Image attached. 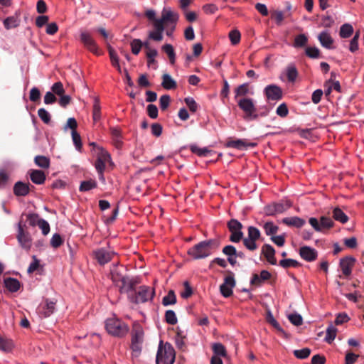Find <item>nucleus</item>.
<instances>
[{
  "label": "nucleus",
  "mask_w": 364,
  "mask_h": 364,
  "mask_svg": "<svg viewBox=\"0 0 364 364\" xmlns=\"http://www.w3.org/2000/svg\"><path fill=\"white\" fill-rule=\"evenodd\" d=\"M219 245L220 242L218 240H203L189 248L187 253L194 259H200L210 256L213 250L218 249Z\"/></svg>",
  "instance_id": "f257e3e1"
},
{
  "label": "nucleus",
  "mask_w": 364,
  "mask_h": 364,
  "mask_svg": "<svg viewBox=\"0 0 364 364\" xmlns=\"http://www.w3.org/2000/svg\"><path fill=\"white\" fill-rule=\"evenodd\" d=\"M124 267L113 265L110 270V278L119 289L120 293L129 292L133 289L134 283L122 274Z\"/></svg>",
  "instance_id": "f03ea898"
},
{
  "label": "nucleus",
  "mask_w": 364,
  "mask_h": 364,
  "mask_svg": "<svg viewBox=\"0 0 364 364\" xmlns=\"http://www.w3.org/2000/svg\"><path fill=\"white\" fill-rule=\"evenodd\" d=\"M237 105L241 110L243 111L245 115L243 119L247 121L255 120L259 116L264 117L267 114L268 111L258 114L253 99L248 97L240 98L237 101Z\"/></svg>",
  "instance_id": "7ed1b4c3"
},
{
  "label": "nucleus",
  "mask_w": 364,
  "mask_h": 364,
  "mask_svg": "<svg viewBox=\"0 0 364 364\" xmlns=\"http://www.w3.org/2000/svg\"><path fill=\"white\" fill-rule=\"evenodd\" d=\"M176 358V352L172 345L168 342L164 343L160 341L156 357V364H173Z\"/></svg>",
  "instance_id": "20e7f679"
},
{
  "label": "nucleus",
  "mask_w": 364,
  "mask_h": 364,
  "mask_svg": "<svg viewBox=\"0 0 364 364\" xmlns=\"http://www.w3.org/2000/svg\"><path fill=\"white\" fill-rule=\"evenodd\" d=\"M127 293L129 300L134 304L145 303L151 300L155 295L154 289L146 286H141L137 291L133 287V289Z\"/></svg>",
  "instance_id": "39448f33"
},
{
  "label": "nucleus",
  "mask_w": 364,
  "mask_h": 364,
  "mask_svg": "<svg viewBox=\"0 0 364 364\" xmlns=\"http://www.w3.org/2000/svg\"><path fill=\"white\" fill-rule=\"evenodd\" d=\"M144 332L142 326L134 322L132 331V346L131 348L135 356H138L141 351V346L144 342Z\"/></svg>",
  "instance_id": "423d86ee"
},
{
  "label": "nucleus",
  "mask_w": 364,
  "mask_h": 364,
  "mask_svg": "<svg viewBox=\"0 0 364 364\" xmlns=\"http://www.w3.org/2000/svg\"><path fill=\"white\" fill-rule=\"evenodd\" d=\"M105 328L109 334L118 337L125 336L129 331V328L127 324L114 318L106 320Z\"/></svg>",
  "instance_id": "0eeeda50"
},
{
  "label": "nucleus",
  "mask_w": 364,
  "mask_h": 364,
  "mask_svg": "<svg viewBox=\"0 0 364 364\" xmlns=\"http://www.w3.org/2000/svg\"><path fill=\"white\" fill-rule=\"evenodd\" d=\"M261 233L258 228L250 226L247 229V237L242 240L243 245L247 250L254 251L258 247L256 241L259 239Z\"/></svg>",
  "instance_id": "6e6552de"
},
{
  "label": "nucleus",
  "mask_w": 364,
  "mask_h": 364,
  "mask_svg": "<svg viewBox=\"0 0 364 364\" xmlns=\"http://www.w3.org/2000/svg\"><path fill=\"white\" fill-rule=\"evenodd\" d=\"M227 227L231 232L230 240L232 242H239L243 238L242 229V224L236 219H231L227 223Z\"/></svg>",
  "instance_id": "1a4fd4ad"
},
{
  "label": "nucleus",
  "mask_w": 364,
  "mask_h": 364,
  "mask_svg": "<svg viewBox=\"0 0 364 364\" xmlns=\"http://www.w3.org/2000/svg\"><path fill=\"white\" fill-rule=\"evenodd\" d=\"M309 223L316 232H322L334 225L333 220L327 216H321L319 220L316 218H310Z\"/></svg>",
  "instance_id": "9d476101"
},
{
  "label": "nucleus",
  "mask_w": 364,
  "mask_h": 364,
  "mask_svg": "<svg viewBox=\"0 0 364 364\" xmlns=\"http://www.w3.org/2000/svg\"><path fill=\"white\" fill-rule=\"evenodd\" d=\"M291 203L290 201L288 200L286 201L285 203H273L272 204L264 206V213L265 215L274 216L276 215L277 214L283 213L289 208H291Z\"/></svg>",
  "instance_id": "9b49d317"
},
{
  "label": "nucleus",
  "mask_w": 364,
  "mask_h": 364,
  "mask_svg": "<svg viewBox=\"0 0 364 364\" xmlns=\"http://www.w3.org/2000/svg\"><path fill=\"white\" fill-rule=\"evenodd\" d=\"M228 275L224 278L223 283L220 286V292L225 298H228L232 295V289L236 285L233 272L228 271Z\"/></svg>",
  "instance_id": "f8f14e48"
},
{
  "label": "nucleus",
  "mask_w": 364,
  "mask_h": 364,
  "mask_svg": "<svg viewBox=\"0 0 364 364\" xmlns=\"http://www.w3.org/2000/svg\"><path fill=\"white\" fill-rule=\"evenodd\" d=\"M115 253L105 248H98L92 251V256L100 265H105L109 262Z\"/></svg>",
  "instance_id": "ddd939ff"
},
{
  "label": "nucleus",
  "mask_w": 364,
  "mask_h": 364,
  "mask_svg": "<svg viewBox=\"0 0 364 364\" xmlns=\"http://www.w3.org/2000/svg\"><path fill=\"white\" fill-rule=\"evenodd\" d=\"M80 39L84 46L95 55H100L98 46L90 33L86 31L81 32Z\"/></svg>",
  "instance_id": "4468645a"
},
{
  "label": "nucleus",
  "mask_w": 364,
  "mask_h": 364,
  "mask_svg": "<svg viewBox=\"0 0 364 364\" xmlns=\"http://www.w3.org/2000/svg\"><path fill=\"white\" fill-rule=\"evenodd\" d=\"M267 99L269 101H278L282 98L283 92L280 87L277 85H269L264 90Z\"/></svg>",
  "instance_id": "2eb2a0df"
},
{
  "label": "nucleus",
  "mask_w": 364,
  "mask_h": 364,
  "mask_svg": "<svg viewBox=\"0 0 364 364\" xmlns=\"http://www.w3.org/2000/svg\"><path fill=\"white\" fill-rule=\"evenodd\" d=\"M17 240L20 245L26 249L29 250L31 247V238L28 232H26L23 230V227L21 223H18Z\"/></svg>",
  "instance_id": "dca6fc26"
},
{
  "label": "nucleus",
  "mask_w": 364,
  "mask_h": 364,
  "mask_svg": "<svg viewBox=\"0 0 364 364\" xmlns=\"http://www.w3.org/2000/svg\"><path fill=\"white\" fill-rule=\"evenodd\" d=\"M355 262V258L352 256L343 257L340 260V267L346 277L351 274L352 268L354 267Z\"/></svg>",
  "instance_id": "f3484780"
},
{
  "label": "nucleus",
  "mask_w": 364,
  "mask_h": 364,
  "mask_svg": "<svg viewBox=\"0 0 364 364\" xmlns=\"http://www.w3.org/2000/svg\"><path fill=\"white\" fill-rule=\"evenodd\" d=\"M34 186L29 183H23L22 181L16 182L14 186V193L16 196H26Z\"/></svg>",
  "instance_id": "a211bd4d"
},
{
  "label": "nucleus",
  "mask_w": 364,
  "mask_h": 364,
  "mask_svg": "<svg viewBox=\"0 0 364 364\" xmlns=\"http://www.w3.org/2000/svg\"><path fill=\"white\" fill-rule=\"evenodd\" d=\"M299 255L303 259L307 262H313L316 259L318 252L314 248L304 246L299 249Z\"/></svg>",
  "instance_id": "6ab92c4d"
},
{
  "label": "nucleus",
  "mask_w": 364,
  "mask_h": 364,
  "mask_svg": "<svg viewBox=\"0 0 364 364\" xmlns=\"http://www.w3.org/2000/svg\"><path fill=\"white\" fill-rule=\"evenodd\" d=\"M257 145L256 143H247L244 139H228L225 144L226 147L235 148L239 150H242L247 147H255Z\"/></svg>",
  "instance_id": "aec40b11"
},
{
  "label": "nucleus",
  "mask_w": 364,
  "mask_h": 364,
  "mask_svg": "<svg viewBox=\"0 0 364 364\" xmlns=\"http://www.w3.org/2000/svg\"><path fill=\"white\" fill-rule=\"evenodd\" d=\"M262 253L264 255L268 262L272 265L277 264V259L274 257L275 250L272 245L269 244L264 245L262 247Z\"/></svg>",
  "instance_id": "412c9836"
},
{
  "label": "nucleus",
  "mask_w": 364,
  "mask_h": 364,
  "mask_svg": "<svg viewBox=\"0 0 364 364\" xmlns=\"http://www.w3.org/2000/svg\"><path fill=\"white\" fill-rule=\"evenodd\" d=\"M55 305V302L46 299L45 304H41L38 308L39 314L43 317L50 316L54 312Z\"/></svg>",
  "instance_id": "4be33fe9"
},
{
  "label": "nucleus",
  "mask_w": 364,
  "mask_h": 364,
  "mask_svg": "<svg viewBox=\"0 0 364 364\" xmlns=\"http://www.w3.org/2000/svg\"><path fill=\"white\" fill-rule=\"evenodd\" d=\"M162 21L166 23H176L178 20V14L173 11L170 8H164L161 14Z\"/></svg>",
  "instance_id": "5701e85b"
},
{
  "label": "nucleus",
  "mask_w": 364,
  "mask_h": 364,
  "mask_svg": "<svg viewBox=\"0 0 364 364\" xmlns=\"http://www.w3.org/2000/svg\"><path fill=\"white\" fill-rule=\"evenodd\" d=\"M271 276V274L268 271L262 270L259 275L257 274H254L252 275L250 283L253 285L260 286L262 282L269 279Z\"/></svg>",
  "instance_id": "b1692460"
},
{
  "label": "nucleus",
  "mask_w": 364,
  "mask_h": 364,
  "mask_svg": "<svg viewBox=\"0 0 364 364\" xmlns=\"http://www.w3.org/2000/svg\"><path fill=\"white\" fill-rule=\"evenodd\" d=\"M30 178L33 183L41 185L44 183L46 176L44 172L41 170H31Z\"/></svg>",
  "instance_id": "393cba45"
},
{
  "label": "nucleus",
  "mask_w": 364,
  "mask_h": 364,
  "mask_svg": "<svg viewBox=\"0 0 364 364\" xmlns=\"http://www.w3.org/2000/svg\"><path fill=\"white\" fill-rule=\"evenodd\" d=\"M161 86L165 90H175L177 87L176 82L168 73H164L161 77Z\"/></svg>",
  "instance_id": "a878e982"
},
{
  "label": "nucleus",
  "mask_w": 364,
  "mask_h": 364,
  "mask_svg": "<svg viewBox=\"0 0 364 364\" xmlns=\"http://www.w3.org/2000/svg\"><path fill=\"white\" fill-rule=\"evenodd\" d=\"M5 287L11 292H16L21 287V283L17 279L8 277L4 281Z\"/></svg>",
  "instance_id": "bb28decb"
},
{
  "label": "nucleus",
  "mask_w": 364,
  "mask_h": 364,
  "mask_svg": "<svg viewBox=\"0 0 364 364\" xmlns=\"http://www.w3.org/2000/svg\"><path fill=\"white\" fill-rule=\"evenodd\" d=\"M282 223L288 226H294L296 228H301L305 224V220L299 217L284 218L282 220Z\"/></svg>",
  "instance_id": "cd10ccee"
},
{
  "label": "nucleus",
  "mask_w": 364,
  "mask_h": 364,
  "mask_svg": "<svg viewBox=\"0 0 364 364\" xmlns=\"http://www.w3.org/2000/svg\"><path fill=\"white\" fill-rule=\"evenodd\" d=\"M318 38L322 46L328 49L331 48V45L333 42V40L328 33L326 31L321 32L318 35Z\"/></svg>",
  "instance_id": "c85d7f7f"
},
{
  "label": "nucleus",
  "mask_w": 364,
  "mask_h": 364,
  "mask_svg": "<svg viewBox=\"0 0 364 364\" xmlns=\"http://www.w3.org/2000/svg\"><path fill=\"white\" fill-rule=\"evenodd\" d=\"M108 52L112 66L117 68V71L121 73L122 69L119 63L118 55L114 49L110 46H108Z\"/></svg>",
  "instance_id": "c756f323"
},
{
  "label": "nucleus",
  "mask_w": 364,
  "mask_h": 364,
  "mask_svg": "<svg viewBox=\"0 0 364 364\" xmlns=\"http://www.w3.org/2000/svg\"><path fill=\"white\" fill-rule=\"evenodd\" d=\"M235 99L237 101L240 97L246 96L249 93V84L244 83L237 87L235 90Z\"/></svg>",
  "instance_id": "7c9ffc66"
},
{
  "label": "nucleus",
  "mask_w": 364,
  "mask_h": 364,
  "mask_svg": "<svg viewBox=\"0 0 364 364\" xmlns=\"http://www.w3.org/2000/svg\"><path fill=\"white\" fill-rule=\"evenodd\" d=\"M92 119L94 122H97L101 119V107L100 104V99L98 97L94 98Z\"/></svg>",
  "instance_id": "2f4dec72"
},
{
  "label": "nucleus",
  "mask_w": 364,
  "mask_h": 364,
  "mask_svg": "<svg viewBox=\"0 0 364 364\" xmlns=\"http://www.w3.org/2000/svg\"><path fill=\"white\" fill-rule=\"evenodd\" d=\"M333 218L345 224L348 221V217L346 215V213L339 208H335L333 210Z\"/></svg>",
  "instance_id": "473e14b6"
},
{
  "label": "nucleus",
  "mask_w": 364,
  "mask_h": 364,
  "mask_svg": "<svg viewBox=\"0 0 364 364\" xmlns=\"http://www.w3.org/2000/svg\"><path fill=\"white\" fill-rule=\"evenodd\" d=\"M162 50L166 53L169 59L170 63L173 65L176 61V53L172 45L166 43L161 47Z\"/></svg>",
  "instance_id": "72a5a7b5"
},
{
  "label": "nucleus",
  "mask_w": 364,
  "mask_h": 364,
  "mask_svg": "<svg viewBox=\"0 0 364 364\" xmlns=\"http://www.w3.org/2000/svg\"><path fill=\"white\" fill-rule=\"evenodd\" d=\"M213 351L215 354L214 356L217 357H227V350L225 347L220 343H215L212 346Z\"/></svg>",
  "instance_id": "f704fd0d"
},
{
  "label": "nucleus",
  "mask_w": 364,
  "mask_h": 364,
  "mask_svg": "<svg viewBox=\"0 0 364 364\" xmlns=\"http://www.w3.org/2000/svg\"><path fill=\"white\" fill-rule=\"evenodd\" d=\"M97 182L93 179L83 181L81 182L79 187V191L81 192H86L97 187Z\"/></svg>",
  "instance_id": "c9c22d12"
},
{
  "label": "nucleus",
  "mask_w": 364,
  "mask_h": 364,
  "mask_svg": "<svg viewBox=\"0 0 364 364\" xmlns=\"http://www.w3.org/2000/svg\"><path fill=\"white\" fill-rule=\"evenodd\" d=\"M176 296L173 290H170L167 295L162 299V304L165 306L168 305H173L176 303Z\"/></svg>",
  "instance_id": "e433bc0d"
},
{
  "label": "nucleus",
  "mask_w": 364,
  "mask_h": 364,
  "mask_svg": "<svg viewBox=\"0 0 364 364\" xmlns=\"http://www.w3.org/2000/svg\"><path fill=\"white\" fill-rule=\"evenodd\" d=\"M353 33V28L350 24L345 23L340 28V36L343 38H349Z\"/></svg>",
  "instance_id": "4c0bfd02"
},
{
  "label": "nucleus",
  "mask_w": 364,
  "mask_h": 364,
  "mask_svg": "<svg viewBox=\"0 0 364 364\" xmlns=\"http://www.w3.org/2000/svg\"><path fill=\"white\" fill-rule=\"evenodd\" d=\"M279 265L284 269L289 267H299L301 266V263L293 259H284L279 261Z\"/></svg>",
  "instance_id": "58836bf2"
},
{
  "label": "nucleus",
  "mask_w": 364,
  "mask_h": 364,
  "mask_svg": "<svg viewBox=\"0 0 364 364\" xmlns=\"http://www.w3.org/2000/svg\"><path fill=\"white\" fill-rule=\"evenodd\" d=\"M4 25L6 29L16 28L19 25V20L17 17L9 16L4 19Z\"/></svg>",
  "instance_id": "ea45409f"
},
{
  "label": "nucleus",
  "mask_w": 364,
  "mask_h": 364,
  "mask_svg": "<svg viewBox=\"0 0 364 364\" xmlns=\"http://www.w3.org/2000/svg\"><path fill=\"white\" fill-rule=\"evenodd\" d=\"M34 161L38 166L43 168H47L50 166V159L44 156H36Z\"/></svg>",
  "instance_id": "a19ab883"
},
{
  "label": "nucleus",
  "mask_w": 364,
  "mask_h": 364,
  "mask_svg": "<svg viewBox=\"0 0 364 364\" xmlns=\"http://www.w3.org/2000/svg\"><path fill=\"white\" fill-rule=\"evenodd\" d=\"M190 149L193 153L197 154L199 156H207L208 154L212 151L206 147L200 148L196 145H191L190 146Z\"/></svg>",
  "instance_id": "79ce46f5"
},
{
  "label": "nucleus",
  "mask_w": 364,
  "mask_h": 364,
  "mask_svg": "<svg viewBox=\"0 0 364 364\" xmlns=\"http://www.w3.org/2000/svg\"><path fill=\"white\" fill-rule=\"evenodd\" d=\"M263 228L267 235L272 236H274L279 230V228L277 225H274L271 221L265 223L263 225Z\"/></svg>",
  "instance_id": "37998d69"
},
{
  "label": "nucleus",
  "mask_w": 364,
  "mask_h": 364,
  "mask_svg": "<svg viewBox=\"0 0 364 364\" xmlns=\"http://www.w3.org/2000/svg\"><path fill=\"white\" fill-rule=\"evenodd\" d=\"M132 53L136 55L139 53L141 48L143 47V42L140 39H134L131 43Z\"/></svg>",
  "instance_id": "c03bdc74"
},
{
  "label": "nucleus",
  "mask_w": 364,
  "mask_h": 364,
  "mask_svg": "<svg viewBox=\"0 0 364 364\" xmlns=\"http://www.w3.org/2000/svg\"><path fill=\"white\" fill-rule=\"evenodd\" d=\"M337 329L336 327L333 326H329L326 329V336L325 338V341L328 343H331L336 336Z\"/></svg>",
  "instance_id": "a18cd8bd"
},
{
  "label": "nucleus",
  "mask_w": 364,
  "mask_h": 364,
  "mask_svg": "<svg viewBox=\"0 0 364 364\" xmlns=\"http://www.w3.org/2000/svg\"><path fill=\"white\" fill-rule=\"evenodd\" d=\"M165 321L170 325H175L178 322V319L175 312L173 310H167L165 312Z\"/></svg>",
  "instance_id": "49530a36"
},
{
  "label": "nucleus",
  "mask_w": 364,
  "mask_h": 364,
  "mask_svg": "<svg viewBox=\"0 0 364 364\" xmlns=\"http://www.w3.org/2000/svg\"><path fill=\"white\" fill-rule=\"evenodd\" d=\"M298 76V71L295 66L290 65L287 69V77L289 82H294Z\"/></svg>",
  "instance_id": "de8ad7c7"
},
{
  "label": "nucleus",
  "mask_w": 364,
  "mask_h": 364,
  "mask_svg": "<svg viewBox=\"0 0 364 364\" xmlns=\"http://www.w3.org/2000/svg\"><path fill=\"white\" fill-rule=\"evenodd\" d=\"M308 38L304 34H299L295 37L294 46L296 48L304 47L306 45Z\"/></svg>",
  "instance_id": "09e8293b"
},
{
  "label": "nucleus",
  "mask_w": 364,
  "mask_h": 364,
  "mask_svg": "<svg viewBox=\"0 0 364 364\" xmlns=\"http://www.w3.org/2000/svg\"><path fill=\"white\" fill-rule=\"evenodd\" d=\"M311 354V349L309 348H304L300 350H294V355L295 357L299 359H305L308 358Z\"/></svg>",
  "instance_id": "8fccbe9b"
},
{
  "label": "nucleus",
  "mask_w": 364,
  "mask_h": 364,
  "mask_svg": "<svg viewBox=\"0 0 364 364\" xmlns=\"http://www.w3.org/2000/svg\"><path fill=\"white\" fill-rule=\"evenodd\" d=\"M38 115L39 118L45 123L49 124L50 122V114L49 112L44 108H40L38 110Z\"/></svg>",
  "instance_id": "3c124183"
},
{
  "label": "nucleus",
  "mask_w": 364,
  "mask_h": 364,
  "mask_svg": "<svg viewBox=\"0 0 364 364\" xmlns=\"http://www.w3.org/2000/svg\"><path fill=\"white\" fill-rule=\"evenodd\" d=\"M229 38L232 45H237L240 41L241 35L238 30H232L229 33Z\"/></svg>",
  "instance_id": "603ef678"
},
{
  "label": "nucleus",
  "mask_w": 364,
  "mask_h": 364,
  "mask_svg": "<svg viewBox=\"0 0 364 364\" xmlns=\"http://www.w3.org/2000/svg\"><path fill=\"white\" fill-rule=\"evenodd\" d=\"M52 92L58 96H62L65 93L63 83L61 82H57L54 83L51 87Z\"/></svg>",
  "instance_id": "864d4df0"
},
{
  "label": "nucleus",
  "mask_w": 364,
  "mask_h": 364,
  "mask_svg": "<svg viewBox=\"0 0 364 364\" xmlns=\"http://www.w3.org/2000/svg\"><path fill=\"white\" fill-rule=\"evenodd\" d=\"M360 37L359 31H357L350 42L349 50L354 53L358 49V39Z\"/></svg>",
  "instance_id": "5fc2aeb1"
},
{
  "label": "nucleus",
  "mask_w": 364,
  "mask_h": 364,
  "mask_svg": "<svg viewBox=\"0 0 364 364\" xmlns=\"http://www.w3.org/2000/svg\"><path fill=\"white\" fill-rule=\"evenodd\" d=\"M267 321L271 324L274 328H275L279 331H282V328H281L279 323L276 321L274 318L271 311H268L266 317Z\"/></svg>",
  "instance_id": "6e6d98bb"
},
{
  "label": "nucleus",
  "mask_w": 364,
  "mask_h": 364,
  "mask_svg": "<svg viewBox=\"0 0 364 364\" xmlns=\"http://www.w3.org/2000/svg\"><path fill=\"white\" fill-rule=\"evenodd\" d=\"M13 348V343L11 341L6 340L0 336V350L9 351Z\"/></svg>",
  "instance_id": "4d7b16f0"
},
{
  "label": "nucleus",
  "mask_w": 364,
  "mask_h": 364,
  "mask_svg": "<svg viewBox=\"0 0 364 364\" xmlns=\"http://www.w3.org/2000/svg\"><path fill=\"white\" fill-rule=\"evenodd\" d=\"M288 318L292 324L296 326H301L303 323L301 316L298 314H290L289 315Z\"/></svg>",
  "instance_id": "13d9d810"
},
{
  "label": "nucleus",
  "mask_w": 364,
  "mask_h": 364,
  "mask_svg": "<svg viewBox=\"0 0 364 364\" xmlns=\"http://www.w3.org/2000/svg\"><path fill=\"white\" fill-rule=\"evenodd\" d=\"M184 102L188 107L189 110L192 112H196L198 109V104L193 97H186L184 99Z\"/></svg>",
  "instance_id": "bf43d9fd"
},
{
  "label": "nucleus",
  "mask_w": 364,
  "mask_h": 364,
  "mask_svg": "<svg viewBox=\"0 0 364 364\" xmlns=\"http://www.w3.org/2000/svg\"><path fill=\"white\" fill-rule=\"evenodd\" d=\"M63 240L58 233L54 234L50 240V245L54 248L59 247L63 244Z\"/></svg>",
  "instance_id": "052dcab7"
},
{
  "label": "nucleus",
  "mask_w": 364,
  "mask_h": 364,
  "mask_svg": "<svg viewBox=\"0 0 364 364\" xmlns=\"http://www.w3.org/2000/svg\"><path fill=\"white\" fill-rule=\"evenodd\" d=\"M306 54L311 58H318L320 55V50L316 47H307Z\"/></svg>",
  "instance_id": "680f3d73"
},
{
  "label": "nucleus",
  "mask_w": 364,
  "mask_h": 364,
  "mask_svg": "<svg viewBox=\"0 0 364 364\" xmlns=\"http://www.w3.org/2000/svg\"><path fill=\"white\" fill-rule=\"evenodd\" d=\"M41 98V92L38 88L34 87L31 89L29 99L31 102H37L40 100Z\"/></svg>",
  "instance_id": "e2e57ef3"
},
{
  "label": "nucleus",
  "mask_w": 364,
  "mask_h": 364,
  "mask_svg": "<svg viewBox=\"0 0 364 364\" xmlns=\"http://www.w3.org/2000/svg\"><path fill=\"white\" fill-rule=\"evenodd\" d=\"M171 97L168 95H164L160 97L159 103H160V108L161 110H166L170 103Z\"/></svg>",
  "instance_id": "0e129e2a"
},
{
  "label": "nucleus",
  "mask_w": 364,
  "mask_h": 364,
  "mask_svg": "<svg viewBox=\"0 0 364 364\" xmlns=\"http://www.w3.org/2000/svg\"><path fill=\"white\" fill-rule=\"evenodd\" d=\"M272 18L276 21L278 26H280L284 18V14L281 11L275 10L272 12Z\"/></svg>",
  "instance_id": "69168bd1"
},
{
  "label": "nucleus",
  "mask_w": 364,
  "mask_h": 364,
  "mask_svg": "<svg viewBox=\"0 0 364 364\" xmlns=\"http://www.w3.org/2000/svg\"><path fill=\"white\" fill-rule=\"evenodd\" d=\"M147 114L151 119H156L158 117V108L155 105L150 104L146 108Z\"/></svg>",
  "instance_id": "338daca9"
},
{
  "label": "nucleus",
  "mask_w": 364,
  "mask_h": 364,
  "mask_svg": "<svg viewBox=\"0 0 364 364\" xmlns=\"http://www.w3.org/2000/svg\"><path fill=\"white\" fill-rule=\"evenodd\" d=\"M359 355L352 352H347L345 357V364H353L355 363Z\"/></svg>",
  "instance_id": "774afa93"
}]
</instances>
